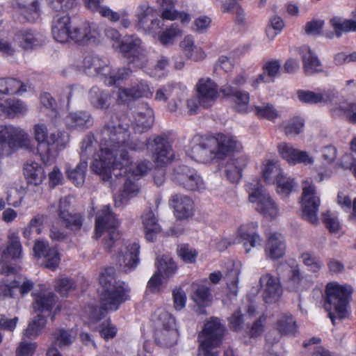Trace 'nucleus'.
<instances>
[{"instance_id": "obj_9", "label": "nucleus", "mask_w": 356, "mask_h": 356, "mask_svg": "<svg viewBox=\"0 0 356 356\" xmlns=\"http://www.w3.org/2000/svg\"><path fill=\"white\" fill-rule=\"evenodd\" d=\"M33 136L40 146L44 145L47 147V155L40 152L41 160L46 165L51 162L49 157L51 147H54L56 150H62L69 143V137L65 132L58 130L49 132L47 125L43 123L34 125Z\"/></svg>"}, {"instance_id": "obj_63", "label": "nucleus", "mask_w": 356, "mask_h": 356, "mask_svg": "<svg viewBox=\"0 0 356 356\" xmlns=\"http://www.w3.org/2000/svg\"><path fill=\"white\" fill-rule=\"evenodd\" d=\"M259 118H264L268 120H273L277 118L278 113L273 106L269 104H263L260 106H255L252 108Z\"/></svg>"}, {"instance_id": "obj_53", "label": "nucleus", "mask_w": 356, "mask_h": 356, "mask_svg": "<svg viewBox=\"0 0 356 356\" xmlns=\"http://www.w3.org/2000/svg\"><path fill=\"white\" fill-rule=\"evenodd\" d=\"M309 282L302 275L298 267L291 270L290 277L288 281V288L291 291H299L306 289Z\"/></svg>"}, {"instance_id": "obj_57", "label": "nucleus", "mask_w": 356, "mask_h": 356, "mask_svg": "<svg viewBox=\"0 0 356 356\" xmlns=\"http://www.w3.org/2000/svg\"><path fill=\"white\" fill-rule=\"evenodd\" d=\"M76 338V334L71 330L58 329L53 334L54 343L60 348L70 346Z\"/></svg>"}, {"instance_id": "obj_61", "label": "nucleus", "mask_w": 356, "mask_h": 356, "mask_svg": "<svg viewBox=\"0 0 356 356\" xmlns=\"http://www.w3.org/2000/svg\"><path fill=\"white\" fill-rule=\"evenodd\" d=\"M300 259L307 270L313 273L319 272L323 266L322 261L313 252H304L300 254Z\"/></svg>"}, {"instance_id": "obj_3", "label": "nucleus", "mask_w": 356, "mask_h": 356, "mask_svg": "<svg viewBox=\"0 0 356 356\" xmlns=\"http://www.w3.org/2000/svg\"><path fill=\"white\" fill-rule=\"evenodd\" d=\"M101 307L88 305L84 311L85 323L91 326L104 316V312L116 311L120 305L129 299V287L117 282L113 268H105L99 275Z\"/></svg>"}, {"instance_id": "obj_38", "label": "nucleus", "mask_w": 356, "mask_h": 356, "mask_svg": "<svg viewBox=\"0 0 356 356\" xmlns=\"http://www.w3.org/2000/svg\"><path fill=\"white\" fill-rule=\"evenodd\" d=\"M24 174L28 184L39 186L46 179V172L43 167L38 163H27L24 167Z\"/></svg>"}, {"instance_id": "obj_27", "label": "nucleus", "mask_w": 356, "mask_h": 356, "mask_svg": "<svg viewBox=\"0 0 356 356\" xmlns=\"http://www.w3.org/2000/svg\"><path fill=\"white\" fill-rule=\"evenodd\" d=\"M133 129L136 133L148 130L154 123V112L147 104L142 103L134 111Z\"/></svg>"}, {"instance_id": "obj_45", "label": "nucleus", "mask_w": 356, "mask_h": 356, "mask_svg": "<svg viewBox=\"0 0 356 356\" xmlns=\"http://www.w3.org/2000/svg\"><path fill=\"white\" fill-rule=\"evenodd\" d=\"M28 86L13 78L0 79V91L4 95H22L27 91Z\"/></svg>"}, {"instance_id": "obj_50", "label": "nucleus", "mask_w": 356, "mask_h": 356, "mask_svg": "<svg viewBox=\"0 0 356 356\" xmlns=\"http://www.w3.org/2000/svg\"><path fill=\"white\" fill-rule=\"evenodd\" d=\"M183 34L182 30L176 24H172L158 35V40L165 47L172 45L176 39L180 38Z\"/></svg>"}, {"instance_id": "obj_51", "label": "nucleus", "mask_w": 356, "mask_h": 356, "mask_svg": "<svg viewBox=\"0 0 356 356\" xmlns=\"http://www.w3.org/2000/svg\"><path fill=\"white\" fill-rule=\"evenodd\" d=\"M147 87L144 86L141 90L134 91L133 87L130 88L120 87L117 92V102L120 104H126L136 99L141 97L147 92Z\"/></svg>"}, {"instance_id": "obj_43", "label": "nucleus", "mask_w": 356, "mask_h": 356, "mask_svg": "<svg viewBox=\"0 0 356 356\" xmlns=\"http://www.w3.org/2000/svg\"><path fill=\"white\" fill-rule=\"evenodd\" d=\"M220 91L227 96L232 95L236 109L240 113H248L251 111L249 106L250 95L248 92L241 90H234L233 88L222 87Z\"/></svg>"}, {"instance_id": "obj_42", "label": "nucleus", "mask_w": 356, "mask_h": 356, "mask_svg": "<svg viewBox=\"0 0 356 356\" xmlns=\"http://www.w3.org/2000/svg\"><path fill=\"white\" fill-rule=\"evenodd\" d=\"M15 42L24 49H31L41 44L42 35L30 30H23L16 34Z\"/></svg>"}, {"instance_id": "obj_39", "label": "nucleus", "mask_w": 356, "mask_h": 356, "mask_svg": "<svg viewBox=\"0 0 356 356\" xmlns=\"http://www.w3.org/2000/svg\"><path fill=\"white\" fill-rule=\"evenodd\" d=\"M302 56L305 72L308 75L322 70L321 64L318 58L312 53L309 47L302 46L299 49Z\"/></svg>"}, {"instance_id": "obj_1", "label": "nucleus", "mask_w": 356, "mask_h": 356, "mask_svg": "<svg viewBox=\"0 0 356 356\" xmlns=\"http://www.w3.org/2000/svg\"><path fill=\"white\" fill-rule=\"evenodd\" d=\"M128 121L125 116L112 118L101 133L100 149L94 156L91 168L103 181L112 179L113 171L122 168L125 174L139 179L151 168V163L147 161L130 162L128 150H138L143 144L138 140H130Z\"/></svg>"}, {"instance_id": "obj_34", "label": "nucleus", "mask_w": 356, "mask_h": 356, "mask_svg": "<svg viewBox=\"0 0 356 356\" xmlns=\"http://www.w3.org/2000/svg\"><path fill=\"white\" fill-rule=\"evenodd\" d=\"M55 302L54 294L51 291H44L38 294H35L33 307L36 314L47 317L51 314V309Z\"/></svg>"}, {"instance_id": "obj_14", "label": "nucleus", "mask_w": 356, "mask_h": 356, "mask_svg": "<svg viewBox=\"0 0 356 356\" xmlns=\"http://www.w3.org/2000/svg\"><path fill=\"white\" fill-rule=\"evenodd\" d=\"M214 140L211 136H195L191 143L188 156L193 160L200 163H209L217 159L215 152Z\"/></svg>"}, {"instance_id": "obj_8", "label": "nucleus", "mask_w": 356, "mask_h": 356, "mask_svg": "<svg viewBox=\"0 0 356 356\" xmlns=\"http://www.w3.org/2000/svg\"><path fill=\"white\" fill-rule=\"evenodd\" d=\"M246 190L248 200L256 211L271 220L280 216L279 206L260 183H250L247 185Z\"/></svg>"}, {"instance_id": "obj_21", "label": "nucleus", "mask_w": 356, "mask_h": 356, "mask_svg": "<svg viewBox=\"0 0 356 356\" xmlns=\"http://www.w3.org/2000/svg\"><path fill=\"white\" fill-rule=\"evenodd\" d=\"M259 284L266 303H274L279 300L282 295V287L277 277L268 273L264 274L260 277Z\"/></svg>"}, {"instance_id": "obj_37", "label": "nucleus", "mask_w": 356, "mask_h": 356, "mask_svg": "<svg viewBox=\"0 0 356 356\" xmlns=\"http://www.w3.org/2000/svg\"><path fill=\"white\" fill-rule=\"evenodd\" d=\"M111 94L99 87H92L88 94L90 104L97 109H107L111 105Z\"/></svg>"}, {"instance_id": "obj_6", "label": "nucleus", "mask_w": 356, "mask_h": 356, "mask_svg": "<svg viewBox=\"0 0 356 356\" xmlns=\"http://www.w3.org/2000/svg\"><path fill=\"white\" fill-rule=\"evenodd\" d=\"M225 331L224 327L217 318H211L204 327L199 334L200 343L199 349L200 356H218L216 348L221 343ZM224 356H236L232 350L225 352Z\"/></svg>"}, {"instance_id": "obj_59", "label": "nucleus", "mask_w": 356, "mask_h": 356, "mask_svg": "<svg viewBox=\"0 0 356 356\" xmlns=\"http://www.w3.org/2000/svg\"><path fill=\"white\" fill-rule=\"evenodd\" d=\"M275 183L277 184V192L282 197H288L296 186L294 179L286 177L284 173L278 177Z\"/></svg>"}, {"instance_id": "obj_11", "label": "nucleus", "mask_w": 356, "mask_h": 356, "mask_svg": "<svg viewBox=\"0 0 356 356\" xmlns=\"http://www.w3.org/2000/svg\"><path fill=\"white\" fill-rule=\"evenodd\" d=\"M32 147V141L24 130L13 126H0V156L10 155L15 148Z\"/></svg>"}, {"instance_id": "obj_29", "label": "nucleus", "mask_w": 356, "mask_h": 356, "mask_svg": "<svg viewBox=\"0 0 356 356\" xmlns=\"http://www.w3.org/2000/svg\"><path fill=\"white\" fill-rule=\"evenodd\" d=\"M286 244L283 236L279 233H270L265 246V253L268 259L277 260L284 257Z\"/></svg>"}, {"instance_id": "obj_10", "label": "nucleus", "mask_w": 356, "mask_h": 356, "mask_svg": "<svg viewBox=\"0 0 356 356\" xmlns=\"http://www.w3.org/2000/svg\"><path fill=\"white\" fill-rule=\"evenodd\" d=\"M188 93V90L185 85L172 83L158 88L154 98L156 101L165 102L170 112L183 113L185 111L184 102Z\"/></svg>"}, {"instance_id": "obj_25", "label": "nucleus", "mask_w": 356, "mask_h": 356, "mask_svg": "<svg viewBox=\"0 0 356 356\" xmlns=\"http://www.w3.org/2000/svg\"><path fill=\"white\" fill-rule=\"evenodd\" d=\"M6 275L8 277L0 284V299L4 297L13 298L17 291L22 295L27 293L33 286V283L30 280H26L19 285L15 279V273Z\"/></svg>"}, {"instance_id": "obj_35", "label": "nucleus", "mask_w": 356, "mask_h": 356, "mask_svg": "<svg viewBox=\"0 0 356 356\" xmlns=\"http://www.w3.org/2000/svg\"><path fill=\"white\" fill-rule=\"evenodd\" d=\"M248 158L246 155H239L230 158L225 165L227 178L232 182H237L241 177L242 170L246 166Z\"/></svg>"}, {"instance_id": "obj_13", "label": "nucleus", "mask_w": 356, "mask_h": 356, "mask_svg": "<svg viewBox=\"0 0 356 356\" xmlns=\"http://www.w3.org/2000/svg\"><path fill=\"white\" fill-rule=\"evenodd\" d=\"M321 200L316 187L308 179L302 182V207L303 218L313 225L318 222V212Z\"/></svg>"}, {"instance_id": "obj_19", "label": "nucleus", "mask_w": 356, "mask_h": 356, "mask_svg": "<svg viewBox=\"0 0 356 356\" xmlns=\"http://www.w3.org/2000/svg\"><path fill=\"white\" fill-rule=\"evenodd\" d=\"M200 105L204 108L211 107L218 97V85L209 77H202L195 85Z\"/></svg>"}, {"instance_id": "obj_32", "label": "nucleus", "mask_w": 356, "mask_h": 356, "mask_svg": "<svg viewBox=\"0 0 356 356\" xmlns=\"http://www.w3.org/2000/svg\"><path fill=\"white\" fill-rule=\"evenodd\" d=\"M330 114L334 118H345L351 123H356V102L342 100L331 105Z\"/></svg>"}, {"instance_id": "obj_49", "label": "nucleus", "mask_w": 356, "mask_h": 356, "mask_svg": "<svg viewBox=\"0 0 356 356\" xmlns=\"http://www.w3.org/2000/svg\"><path fill=\"white\" fill-rule=\"evenodd\" d=\"M192 286L194 289L191 296L193 300L199 307L207 306L211 301V296L209 287L198 283H193Z\"/></svg>"}, {"instance_id": "obj_62", "label": "nucleus", "mask_w": 356, "mask_h": 356, "mask_svg": "<svg viewBox=\"0 0 356 356\" xmlns=\"http://www.w3.org/2000/svg\"><path fill=\"white\" fill-rule=\"evenodd\" d=\"M77 4V0H50L49 6L57 15L68 14Z\"/></svg>"}, {"instance_id": "obj_12", "label": "nucleus", "mask_w": 356, "mask_h": 356, "mask_svg": "<svg viewBox=\"0 0 356 356\" xmlns=\"http://www.w3.org/2000/svg\"><path fill=\"white\" fill-rule=\"evenodd\" d=\"M7 238L8 245L2 252L0 264L2 273L12 274L17 271L13 265L22 257V245L17 230L9 229Z\"/></svg>"}, {"instance_id": "obj_56", "label": "nucleus", "mask_w": 356, "mask_h": 356, "mask_svg": "<svg viewBox=\"0 0 356 356\" xmlns=\"http://www.w3.org/2000/svg\"><path fill=\"white\" fill-rule=\"evenodd\" d=\"M46 323V317L37 314L36 316L29 323L24 335L28 338H35L44 328Z\"/></svg>"}, {"instance_id": "obj_2", "label": "nucleus", "mask_w": 356, "mask_h": 356, "mask_svg": "<svg viewBox=\"0 0 356 356\" xmlns=\"http://www.w3.org/2000/svg\"><path fill=\"white\" fill-rule=\"evenodd\" d=\"M119 222L111 212L109 205H104L97 211L95 220V237L99 238L104 231L108 232V239H105L104 247L108 251L120 247L115 259L124 272L136 268L139 263L140 246L136 242H129L122 245L120 234L116 230Z\"/></svg>"}, {"instance_id": "obj_44", "label": "nucleus", "mask_w": 356, "mask_h": 356, "mask_svg": "<svg viewBox=\"0 0 356 356\" xmlns=\"http://www.w3.org/2000/svg\"><path fill=\"white\" fill-rule=\"evenodd\" d=\"M20 14L28 22H36L40 17L38 0H17Z\"/></svg>"}, {"instance_id": "obj_18", "label": "nucleus", "mask_w": 356, "mask_h": 356, "mask_svg": "<svg viewBox=\"0 0 356 356\" xmlns=\"http://www.w3.org/2000/svg\"><path fill=\"white\" fill-rule=\"evenodd\" d=\"M172 179L188 191H201L205 188L202 178L186 166L177 168L173 173Z\"/></svg>"}, {"instance_id": "obj_16", "label": "nucleus", "mask_w": 356, "mask_h": 356, "mask_svg": "<svg viewBox=\"0 0 356 356\" xmlns=\"http://www.w3.org/2000/svg\"><path fill=\"white\" fill-rule=\"evenodd\" d=\"M277 150L280 156L289 165L299 163L312 165L314 163V157L307 151L296 148L290 143H282L278 145Z\"/></svg>"}, {"instance_id": "obj_36", "label": "nucleus", "mask_w": 356, "mask_h": 356, "mask_svg": "<svg viewBox=\"0 0 356 356\" xmlns=\"http://www.w3.org/2000/svg\"><path fill=\"white\" fill-rule=\"evenodd\" d=\"M156 3L162 8L161 18L166 20L173 21L180 19L183 24L190 22V16L186 13H179L174 9V0H156Z\"/></svg>"}, {"instance_id": "obj_58", "label": "nucleus", "mask_w": 356, "mask_h": 356, "mask_svg": "<svg viewBox=\"0 0 356 356\" xmlns=\"http://www.w3.org/2000/svg\"><path fill=\"white\" fill-rule=\"evenodd\" d=\"M158 271L167 277L172 276L177 270V265L171 257L167 255L159 257L156 263Z\"/></svg>"}, {"instance_id": "obj_47", "label": "nucleus", "mask_w": 356, "mask_h": 356, "mask_svg": "<svg viewBox=\"0 0 356 356\" xmlns=\"http://www.w3.org/2000/svg\"><path fill=\"white\" fill-rule=\"evenodd\" d=\"M142 48L141 40L135 35H126L118 45L120 51L126 57L132 54H136V51Z\"/></svg>"}, {"instance_id": "obj_55", "label": "nucleus", "mask_w": 356, "mask_h": 356, "mask_svg": "<svg viewBox=\"0 0 356 356\" xmlns=\"http://www.w3.org/2000/svg\"><path fill=\"white\" fill-rule=\"evenodd\" d=\"M277 329L282 334H293L297 332V325L291 315L284 314L277 321Z\"/></svg>"}, {"instance_id": "obj_54", "label": "nucleus", "mask_w": 356, "mask_h": 356, "mask_svg": "<svg viewBox=\"0 0 356 356\" xmlns=\"http://www.w3.org/2000/svg\"><path fill=\"white\" fill-rule=\"evenodd\" d=\"M86 6L93 13H98L105 18L116 19L117 14L108 6L102 4L101 0H83Z\"/></svg>"}, {"instance_id": "obj_48", "label": "nucleus", "mask_w": 356, "mask_h": 356, "mask_svg": "<svg viewBox=\"0 0 356 356\" xmlns=\"http://www.w3.org/2000/svg\"><path fill=\"white\" fill-rule=\"evenodd\" d=\"M284 174L277 161L268 160L262 165L264 179L269 184H275L280 175Z\"/></svg>"}, {"instance_id": "obj_15", "label": "nucleus", "mask_w": 356, "mask_h": 356, "mask_svg": "<svg viewBox=\"0 0 356 356\" xmlns=\"http://www.w3.org/2000/svg\"><path fill=\"white\" fill-rule=\"evenodd\" d=\"M122 183V186L117 194L115 195L114 201L117 207L128 202L130 199L137 196L139 193L140 187L138 183V178L125 174L124 176L118 177V174L115 175V179L112 177L108 181L111 187H113V182L116 181Z\"/></svg>"}, {"instance_id": "obj_33", "label": "nucleus", "mask_w": 356, "mask_h": 356, "mask_svg": "<svg viewBox=\"0 0 356 356\" xmlns=\"http://www.w3.org/2000/svg\"><path fill=\"white\" fill-rule=\"evenodd\" d=\"M131 72L129 67L113 68L107 61L99 76L107 86H113L127 79Z\"/></svg>"}, {"instance_id": "obj_7", "label": "nucleus", "mask_w": 356, "mask_h": 356, "mask_svg": "<svg viewBox=\"0 0 356 356\" xmlns=\"http://www.w3.org/2000/svg\"><path fill=\"white\" fill-rule=\"evenodd\" d=\"M258 227L257 222H252L241 225L236 236L228 238H221L215 241L216 249L220 252L225 250L229 245L236 243H243L246 253H249L252 248L261 246L262 239L257 233Z\"/></svg>"}, {"instance_id": "obj_41", "label": "nucleus", "mask_w": 356, "mask_h": 356, "mask_svg": "<svg viewBox=\"0 0 356 356\" xmlns=\"http://www.w3.org/2000/svg\"><path fill=\"white\" fill-rule=\"evenodd\" d=\"M67 204L66 198L60 200L58 216L60 222L67 227L72 230H78L82 225L81 216L72 215L66 211L64 207Z\"/></svg>"}, {"instance_id": "obj_60", "label": "nucleus", "mask_w": 356, "mask_h": 356, "mask_svg": "<svg viewBox=\"0 0 356 356\" xmlns=\"http://www.w3.org/2000/svg\"><path fill=\"white\" fill-rule=\"evenodd\" d=\"M88 168L87 161H81L72 170L67 171L68 178L77 186H82L86 177Z\"/></svg>"}, {"instance_id": "obj_30", "label": "nucleus", "mask_w": 356, "mask_h": 356, "mask_svg": "<svg viewBox=\"0 0 356 356\" xmlns=\"http://www.w3.org/2000/svg\"><path fill=\"white\" fill-rule=\"evenodd\" d=\"M107 61L98 55L87 54L83 56L79 67L90 76H99Z\"/></svg>"}, {"instance_id": "obj_40", "label": "nucleus", "mask_w": 356, "mask_h": 356, "mask_svg": "<svg viewBox=\"0 0 356 356\" xmlns=\"http://www.w3.org/2000/svg\"><path fill=\"white\" fill-rule=\"evenodd\" d=\"M142 221L147 240L154 241L156 235L161 231L155 214L151 210L145 211L142 216Z\"/></svg>"}, {"instance_id": "obj_23", "label": "nucleus", "mask_w": 356, "mask_h": 356, "mask_svg": "<svg viewBox=\"0 0 356 356\" xmlns=\"http://www.w3.org/2000/svg\"><path fill=\"white\" fill-rule=\"evenodd\" d=\"M211 140H214V150L217 160L222 159L225 156L232 152H238L243 147L236 137L231 135L218 134L216 136H211Z\"/></svg>"}, {"instance_id": "obj_22", "label": "nucleus", "mask_w": 356, "mask_h": 356, "mask_svg": "<svg viewBox=\"0 0 356 356\" xmlns=\"http://www.w3.org/2000/svg\"><path fill=\"white\" fill-rule=\"evenodd\" d=\"M296 95L300 102L308 104H328L337 97V93L332 89H318L314 91L298 90Z\"/></svg>"}, {"instance_id": "obj_4", "label": "nucleus", "mask_w": 356, "mask_h": 356, "mask_svg": "<svg viewBox=\"0 0 356 356\" xmlns=\"http://www.w3.org/2000/svg\"><path fill=\"white\" fill-rule=\"evenodd\" d=\"M99 24L88 21L72 26L69 14L54 15L51 23V33L55 40L60 43L72 41L79 46L99 43L102 38Z\"/></svg>"}, {"instance_id": "obj_26", "label": "nucleus", "mask_w": 356, "mask_h": 356, "mask_svg": "<svg viewBox=\"0 0 356 356\" xmlns=\"http://www.w3.org/2000/svg\"><path fill=\"white\" fill-rule=\"evenodd\" d=\"M169 204L173 208L175 216L178 219L188 218L193 215V201L188 195L174 194L169 200Z\"/></svg>"}, {"instance_id": "obj_64", "label": "nucleus", "mask_w": 356, "mask_h": 356, "mask_svg": "<svg viewBox=\"0 0 356 356\" xmlns=\"http://www.w3.org/2000/svg\"><path fill=\"white\" fill-rule=\"evenodd\" d=\"M178 256L185 262L193 264L195 261L197 252L195 249L190 247L187 244H181L177 247Z\"/></svg>"}, {"instance_id": "obj_31", "label": "nucleus", "mask_w": 356, "mask_h": 356, "mask_svg": "<svg viewBox=\"0 0 356 356\" xmlns=\"http://www.w3.org/2000/svg\"><path fill=\"white\" fill-rule=\"evenodd\" d=\"M65 123L67 128L85 130L93 124V119L91 114L85 111H76L70 112L65 118Z\"/></svg>"}, {"instance_id": "obj_5", "label": "nucleus", "mask_w": 356, "mask_h": 356, "mask_svg": "<svg viewBox=\"0 0 356 356\" xmlns=\"http://www.w3.org/2000/svg\"><path fill=\"white\" fill-rule=\"evenodd\" d=\"M353 289L350 285H341L336 282L328 283L325 289V309L328 316L335 324V318H344L347 314V307Z\"/></svg>"}, {"instance_id": "obj_28", "label": "nucleus", "mask_w": 356, "mask_h": 356, "mask_svg": "<svg viewBox=\"0 0 356 356\" xmlns=\"http://www.w3.org/2000/svg\"><path fill=\"white\" fill-rule=\"evenodd\" d=\"M138 26L146 33H154L160 28V20L153 17V9L147 4H141L136 14Z\"/></svg>"}, {"instance_id": "obj_52", "label": "nucleus", "mask_w": 356, "mask_h": 356, "mask_svg": "<svg viewBox=\"0 0 356 356\" xmlns=\"http://www.w3.org/2000/svg\"><path fill=\"white\" fill-rule=\"evenodd\" d=\"M241 272V265L240 263L233 264L232 268L227 270L225 275V280L229 291L236 295L238 291V278Z\"/></svg>"}, {"instance_id": "obj_20", "label": "nucleus", "mask_w": 356, "mask_h": 356, "mask_svg": "<svg viewBox=\"0 0 356 356\" xmlns=\"http://www.w3.org/2000/svg\"><path fill=\"white\" fill-rule=\"evenodd\" d=\"M147 148L152 154V158L158 166L169 163L173 156L172 149L169 143L162 137L157 136L149 139Z\"/></svg>"}, {"instance_id": "obj_17", "label": "nucleus", "mask_w": 356, "mask_h": 356, "mask_svg": "<svg viewBox=\"0 0 356 356\" xmlns=\"http://www.w3.org/2000/svg\"><path fill=\"white\" fill-rule=\"evenodd\" d=\"M159 321L161 327L157 333L156 340L165 346L175 345L178 338L175 318L168 312H163L160 314Z\"/></svg>"}, {"instance_id": "obj_24", "label": "nucleus", "mask_w": 356, "mask_h": 356, "mask_svg": "<svg viewBox=\"0 0 356 356\" xmlns=\"http://www.w3.org/2000/svg\"><path fill=\"white\" fill-rule=\"evenodd\" d=\"M35 255L38 257H44L46 268L55 270L60 263V256L56 248H49L47 241L37 240L33 246Z\"/></svg>"}, {"instance_id": "obj_46", "label": "nucleus", "mask_w": 356, "mask_h": 356, "mask_svg": "<svg viewBox=\"0 0 356 356\" xmlns=\"http://www.w3.org/2000/svg\"><path fill=\"white\" fill-rule=\"evenodd\" d=\"M329 23L337 38H341L345 33L356 32V21L353 19H346L335 16L330 19Z\"/></svg>"}]
</instances>
